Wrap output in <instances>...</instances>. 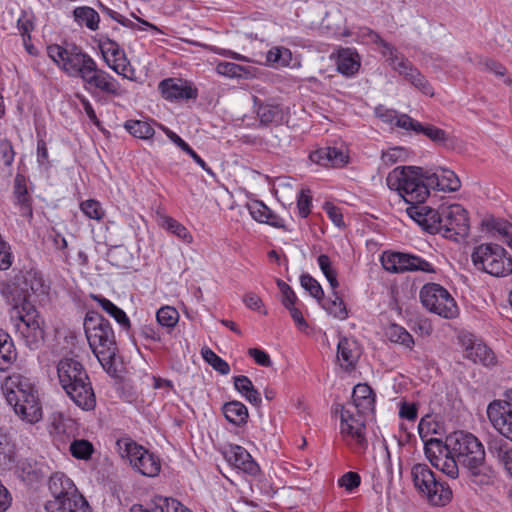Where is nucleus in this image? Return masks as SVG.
Returning <instances> with one entry per match:
<instances>
[{
  "instance_id": "1",
  "label": "nucleus",
  "mask_w": 512,
  "mask_h": 512,
  "mask_svg": "<svg viewBox=\"0 0 512 512\" xmlns=\"http://www.w3.org/2000/svg\"><path fill=\"white\" fill-rule=\"evenodd\" d=\"M407 215L430 234H440L444 238L457 240L469 232L467 210L460 204L431 207H407Z\"/></svg>"
},
{
  "instance_id": "2",
  "label": "nucleus",
  "mask_w": 512,
  "mask_h": 512,
  "mask_svg": "<svg viewBox=\"0 0 512 512\" xmlns=\"http://www.w3.org/2000/svg\"><path fill=\"white\" fill-rule=\"evenodd\" d=\"M448 447L469 472L471 482L489 485L494 480V471L485 462V450L480 440L472 433L455 431L448 435Z\"/></svg>"
},
{
  "instance_id": "3",
  "label": "nucleus",
  "mask_w": 512,
  "mask_h": 512,
  "mask_svg": "<svg viewBox=\"0 0 512 512\" xmlns=\"http://www.w3.org/2000/svg\"><path fill=\"white\" fill-rule=\"evenodd\" d=\"M56 368L59 384L70 400L84 411L94 410L96 396L83 364L75 358L64 357Z\"/></svg>"
},
{
  "instance_id": "4",
  "label": "nucleus",
  "mask_w": 512,
  "mask_h": 512,
  "mask_svg": "<svg viewBox=\"0 0 512 512\" xmlns=\"http://www.w3.org/2000/svg\"><path fill=\"white\" fill-rule=\"evenodd\" d=\"M2 390L7 403L22 421L36 424L42 419L43 411L37 391L28 378L20 374L10 375L5 379Z\"/></svg>"
},
{
  "instance_id": "5",
  "label": "nucleus",
  "mask_w": 512,
  "mask_h": 512,
  "mask_svg": "<svg viewBox=\"0 0 512 512\" xmlns=\"http://www.w3.org/2000/svg\"><path fill=\"white\" fill-rule=\"evenodd\" d=\"M89 347L101 366L109 371L118 353L116 337L111 323L95 310H88L83 321Z\"/></svg>"
},
{
  "instance_id": "6",
  "label": "nucleus",
  "mask_w": 512,
  "mask_h": 512,
  "mask_svg": "<svg viewBox=\"0 0 512 512\" xmlns=\"http://www.w3.org/2000/svg\"><path fill=\"white\" fill-rule=\"evenodd\" d=\"M426 170L414 166H398L386 178L388 187L409 204L408 207H428L424 202L430 194Z\"/></svg>"
},
{
  "instance_id": "7",
  "label": "nucleus",
  "mask_w": 512,
  "mask_h": 512,
  "mask_svg": "<svg viewBox=\"0 0 512 512\" xmlns=\"http://www.w3.org/2000/svg\"><path fill=\"white\" fill-rule=\"evenodd\" d=\"M47 54L58 69L70 78L82 80L96 60L81 46L73 43L47 46Z\"/></svg>"
},
{
  "instance_id": "8",
  "label": "nucleus",
  "mask_w": 512,
  "mask_h": 512,
  "mask_svg": "<svg viewBox=\"0 0 512 512\" xmlns=\"http://www.w3.org/2000/svg\"><path fill=\"white\" fill-rule=\"evenodd\" d=\"M10 323L25 344L35 349L44 338V330L35 306L26 298L15 302L9 310Z\"/></svg>"
},
{
  "instance_id": "9",
  "label": "nucleus",
  "mask_w": 512,
  "mask_h": 512,
  "mask_svg": "<svg viewBox=\"0 0 512 512\" xmlns=\"http://www.w3.org/2000/svg\"><path fill=\"white\" fill-rule=\"evenodd\" d=\"M415 490L430 505L445 506L452 499V490L427 464L417 463L411 468Z\"/></svg>"
},
{
  "instance_id": "10",
  "label": "nucleus",
  "mask_w": 512,
  "mask_h": 512,
  "mask_svg": "<svg viewBox=\"0 0 512 512\" xmlns=\"http://www.w3.org/2000/svg\"><path fill=\"white\" fill-rule=\"evenodd\" d=\"M471 259L478 270L489 275L505 277L512 273V258L501 245L480 244L474 248Z\"/></svg>"
},
{
  "instance_id": "11",
  "label": "nucleus",
  "mask_w": 512,
  "mask_h": 512,
  "mask_svg": "<svg viewBox=\"0 0 512 512\" xmlns=\"http://www.w3.org/2000/svg\"><path fill=\"white\" fill-rule=\"evenodd\" d=\"M116 447L119 455L129 461L140 474L155 477L161 469L160 459L129 437L118 439Z\"/></svg>"
},
{
  "instance_id": "12",
  "label": "nucleus",
  "mask_w": 512,
  "mask_h": 512,
  "mask_svg": "<svg viewBox=\"0 0 512 512\" xmlns=\"http://www.w3.org/2000/svg\"><path fill=\"white\" fill-rule=\"evenodd\" d=\"M422 305L431 313L444 319H454L459 308L449 291L437 283L425 284L419 293Z\"/></svg>"
},
{
  "instance_id": "13",
  "label": "nucleus",
  "mask_w": 512,
  "mask_h": 512,
  "mask_svg": "<svg viewBox=\"0 0 512 512\" xmlns=\"http://www.w3.org/2000/svg\"><path fill=\"white\" fill-rule=\"evenodd\" d=\"M424 452L430 463L442 473L452 479L459 475V468L454 453L448 447V436L445 441L441 439L427 440Z\"/></svg>"
},
{
  "instance_id": "14",
  "label": "nucleus",
  "mask_w": 512,
  "mask_h": 512,
  "mask_svg": "<svg viewBox=\"0 0 512 512\" xmlns=\"http://www.w3.org/2000/svg\"><path fill=\"white\" fill-rule=\"evenodd\" d=\"M81 81L85 90L93 97L98 93L120 97L124 92L119 81L109 72L100 68L97 62Z\"/></svg>"
},
{
  "instance_id": "15",
  "label": "nucleus",
  "mask_w": 512,
  "mask_h": 512,
  "mask_svg": "<svg viewBox=\"0 0 512 512\" xmlns=\"http://www.w3.org/2000/svg\"><path fill=\"white\" fill-rule=\"evenodd\" d=\"M97 45L106 65L118 75L127 78L131 66L124 49L107 36H100Z\"/></svg>"
},
{
  "instance_id": "16",
  "label": "nucleus",
  "mask_w": 512,
  "mask_h": 512,
  "mask_svg": "<svg viewBox=\"0 0 512 512\" xmlns=\"http://www.w3.org/2000/svg\"><path fill=\"white\" fill-rule=\"evenodd\" d=\"M507 401L495 400L487 407V416L492 426L506 439L512 441V390Z\"/></svg>"
},
{
  "instance_id": "17",
  "label": "nucleus",
  "mask_w": 512,
  "mask_h": 512,
  "mask_svg": "<svg viewBox=\"0 0 512 512\" xmlns=\"http://www.w3.org/2000/svg\"><path fill=\"white\" fill-rule=\"evenodd\" d=\"M391 67L422 94L434 96V89L428 79L403 55L394 58Z\"/></svg>"
},
{
  "instance_id": "18",
  "label": "nucleus",
  "mask_w": 512,
  "mask_h": 512,
  "mask_svg": "<svg viewBox=\"0 0 512 512\" xmlns=\"http://www.w3.org/2000/svg\"><path fill=\"white\" fill-rule=\"evenodd\" d=\"M158 89L161 96L170 102L196 99L198 90L189 82L180 78H167L160 81Z\"/></svg>"
},
{
  "instance_id": "19",
  "label": "nucleus",
  "mask_w": 512,
  "mask_h": 512,
  "mask_svg": "<svg viewBox=\"0 0 512 512\" xmlns=\"http://www.w3.org/2000/svg\"><path fill=\"white\" fill-rule=\"evenodd\" d=\"M462 344L465 348V357L472 360L474 363H481L485 366L495 364L496 358L494 352L473 335L468 334L463 336Z\"/></svg>"
},
{
  "instance_id": "20",
  "label": "nucleus",
  "mask_w": 512,
  "mask_h": 512,
  "mask_svg": "<svg viewBox=\"0 0 512 512\" xmlns=\"http://www.w3.org/2000/svg\"><path fill=\"white\" fill-rule=\"evenodd\" d=\"M341 440L355 453H364L368 447L366 425L356 423V426L340 422Z\"/></svg>"
},
{
  "instance_id": "21",
  "label": "nucleus",
  "mask_w": 512,
  "mask_h": 512,
  "mask_svg": "<svg viewBox=\"0 0 512 512\" xmlns=\"http://www.w3.org/2000/svg\"><path fill=\"white\" fill-rule=\"evenodd\" d=\"M224 457L230 465L249 475L254 476L260 470L250 453L240 445H229L224 452Z\"/></svg>"
},
{
  "instance_id": "22",
  "label": "nucleus",
  "mask_w": 512,
  "mask_h": 512,
  "mask_svg": "<svg viewBox=\"0 0 512 512\" xmlns=\"http://www.w3.org/2000/svg\"><path fill=\"white\" fill-rule=\"evenodd\" d=\"M426 174L427 185H429L430 189L454 192L461 186L459 178L452 170L439 167L433 172L426 171Z\"/></svg>"
},
{
  "instance_id": "23",
  "label": "nucleus",
  "mask_w": 512,
  "mask_h": 512,
  "mask_svg": "<svg viewBox=\"0 0 512 512\" xmlns=\"http://www.w3.org/2000/svg\"><path fill=\"white\" fill-rule=\"evenodd\" d=\"M309 159L322 167H342L348 163L349 156L337 147H321L309 154Z\"/></svg>"
},
{
  "instance_id": "24",
  "label": "nucleus",
  "mask_w": 512,
  "mask_h": 512,
  "mask_svg": "<svg viewBox=\"0 0 512 512\" xmlns=\"http://www.w3.org/2000/svg\"><path fill=\"white\" fill-rule=\"evenodd\" d=\"M257 117L260 125H282L288 121L289 109L281 104L262 103L257 107Z\"/></svg>"
},
{
  "instance_id": "25",
  "label": "nucleus",
  "mask_w": 512,
  "mask_h": 512,
  "mask_svg": "<svg viewBox=\"0 0 512 512\" xmlns=\"http://www.w3.org/2000/svg\"><path fill=\"white\" fill-rule=\"evenodd\" d=\"M45 509L47 512H91L88 502L80 493L61 500H49Z\"/></svg>"
},
{
  "instance_id": "26",
  "label": "nucleus",
  "mask_w": 512,
  "mask_h": 512,
  "mask_svg": "<svg viewBox=\"0 0 512 512\" xmlns=\"http://www.w3.org/2000/svg\"><path fill=\"white\" fill-rule=\"evenodd\" d=\"M360 357V350L355 339L341 337L337 344V360L342 368L351 370Z\"/></svg>"
},
{
  "instance_id": "27",
  "label": "nucleus",
  "mask_w": 512,
  "mask_h": 512,
  "mask_svg": "<svg viewBox=\"0 0 512 512\" xmlns=\"http://www.w3.org/2000/svg\"><path fill=\"white\" fill-rule=\"evenodd\" d=\"M90 298L119 325L120 329L127 334L131 331V321L126 312L112 301L100 294H91Z\"/></svg>"
},
{
  "instance_id": "28",
  "label": "nucleus",
  "mask_w": 512,
  "mask_h": 512,
  "mask_svg": "<svg viewBox=\"0 0 512 512\" xmlns=\"http://www.w3.org/2000/svg\"><path fill=\"white\" fill-rule=\"evenodd\" d=\"M48 487L53 496L52 500H61L79 493L73 481L62 472L51 475Z\"/></svg>"
},
{
  "instance_id": "29",
  "label": "nucleus",
  "mask_w": 512,
  "mask_h": 512,
  "mask_svg": "<svg viewBox=\"0 0 512 512\" xmlns=\"http://www.w3.org/2000/svg\"><path fill=\"white\" fill-rule=\"evenodd\" d=\"M375 397L372 389L367 384H357L352 393V401L345 404L353 406L360 413H370L374 410Z\"/></svg>"
},
{
  "instance_id": "30",
  "label": "nucleus",
  "mask_w": 512,
  "mask_h": 512,
  "mask_svg": "<svg viewBox=\"0 0 512 512\" xmlns=\"http://www.w3.org/2000/svg\"><path fill=\"white\" fill-rule=\"evenodd\" d=\"M248 210L251 217L259 223L268 224L275 228L284 227V220L262 201H253L248 205Z\"/></svg>"
},
{
  "instance_id": "31",
  "label": "nucleus",
  "mask_w": 512,
  "mask_h": 512,
  "mask_svg": "<svg viewBox=\"0 0 512 512\" xmlns=\"http://www.w3.org/2000/svg\"><path fill=\"white\" fill-rule=\"evenodd\" d=\"M14 197L15 205L18 206L20 215L31 219L33 216L32 200L28 194L26 180L24 176L20 174L16 175L15 177Z\"/></svg>"
},
{
  "instance_id": "32",
  "label": "nucleus",
  "mask_w": 512,
  "mask_h": 512,
  "mask_svg": "<svg viewBox=\"0 0 512 512\" xmlns=\"http://www.w3.org/2000/svg\"><path fill=\"white\" fill-rule=\"evenodd\" d=\"M403 125H408L409 131L414 132L417 135L423 134L430 140L436 143H444L448 139L445 130L440 129L434 125H423L421 122L413 118H404Z\"/></svg>"
},
{
  "instance_id": "33",
  "label": "nucleus",
  "mask_w": 512,
  "mask_h": 512,
  "mask_svg": "<svg viewBox=\"0 0 512 512\" xmlns=\"http://www.w3.org/2000/svg\"><path fill=\"white\" fill-rule=\"evenodd\" d=\"M337 70L345 76H352L360 68L359 55L350 48L341 49L336 60Z\"/></svg>"
},
{
  "instance_id": "34",
  "label": "nucleus",
  "mask_w": 512,
  "mask_h": 512,
  "mask_svg": "<svg viewBox=\"0 0 512 512\" xmlns=\"http://www.w3.org/2000/svg\"><path fill=\"white\" fill-rule=\"evenodd\" d=\"M409 253L384 252L381 256L383 268L391 273L408 272Z\"/></svg>"
},
{
  "instance_id": "35",
  "label": "nucleus",
  "mask_w": 512,
  "mask_h": 512,
  "mask_svg": "<svg viewBox=\"0 0 512 512\" xmlns=\"http://www.w3.org/2000/svg\"><path fill=\"white\" fill-rule=\"evenodd\" d=\"M234 388L240 393L250 404L260 406L262 403L260 392L255 389L252 381L245 375H238L233 378Z\"/></svg>"
},
{
  "instance_id": "36",
  "label": "nucleus",
  "mask_w": 512,
  "mask_h": 512,
  "mask_svg": "<svg viewBox=\"0 0 512 512\" xmlns=\"http://www.w3.org/2000/svg\"><path fill=\"white\" fill-rule=\"evenodd\" d=\"M223 414L228 422L235 426L247 423L249 414L247 407L240 401H230L223 405Z\"/></svg>"
},
{
  "instance_id": "37",
  "label": "nucleus",
  "mask_w": 512,
  "mask_h": 512,
  "mask_svg": "<svg viewBox=\"0 0 512 512\" xmlns=\"http://www.w3.org/2000/svg\"><path fill=\"white\" fill-rule=\"evenodd\" d=\"M266 61L269 65L273 67H291L294 68L296 66H300V63L297 64L293 62V55L290 49L283 46H275L272 47L266 54Z\"/></svg>"
},
{
  "instance_id": "38",
  "label": "nucleus",
  "mask_w": 512,
  "mask_h": 512,
  "mask_svg": "<svg viewBox=\"0 0 512 512\" xmlns=\"http://www.w3.org/2000/svg\"><path fill=\"white\" fill-rule=\"evenodd\" d=\"M384 335L392 343L402 345L410 350L414 347L413 336L401 325L396 323L388 325L385 328Z\"/></svg>"
},
{
  "instance_id": "39",
  "label": "nucleus",
  "mask_w": 512,
  "mask_h": 512,
  "mask_svg": "<svg viewBox=\"0 0 512 512\" xmlns=\"http://www.w3.org/2000/svg\"><path fill=\"white\" fill-rule=\"evenodd\" d=\"M156 124L154 120H134L130 119L124 123V128L132 136L139 139H150L153 137L155 130L153 125Z\"/></svg>"
},
{
  "instance_id": "40",
  "label": "nucleus",
  "mask_w": 512,
  "mask_h": 512,
  "mask_svg": "<svg viewBox=\"0 0 512 512\" xmlns=\"http://www.w3.org/2000/svg\"><path fill=\"white\" fill-rule=\"evenodd\" d=\"M75 22L80 26L95 31L99 28L100 16L98 12L89 6L76 7L73 11Z\"/></svg>"
},
{
  "instance_id": "41",
  "label": "nucleus",
  "mask_w": 512,
  "mask_h": 512,
  "mask_svg": "<svg viewBox=\"0 0 512 512\" xmlns=\"http://www.w3.org/2000/svg\"><path fill=\"white\" fill-rule=\"evenodd\" d=\"M374 114L386 124L409 131L410 127L402 124L405 121L404 118H411L407 114L398 113L396 110L387 108L384 105H378L375 107Z\"/></svg>"
},
{
  "instance_id": "42",
  "label": "nucleus",
  "mask_w": 512,
  "mask_h": 512,
  "mask_svg": "<svg viewBox=\"0 0 512 512\" xmlns=\"http://www.w3.org/2000/svg\"><path fill=\"white\" fill-rule=\"evenodd\" d=\"M489 450L512 476V447H508L507 443L499 440L490 443Z\"/></svg>"
},
{
  "instance_id": "43",
  "label": "nucleus",
  "mask_w": 512,
  "mask_h": 512,
  "mask_svg": "<svg viewBox=\"0 0 512 512\" xmlns=\"http://www.w3.org/2000/svg\"><path fill=\"white\" fill-rule=\"evenodd\" d=\"M333 291V297H330L328 299L321 300L322 307L325 309V311L333 316L336 319L339 320H345L348 317V311L346 308V305L340 295L336 292V290Z\"/></svg>"
},
{
  "instance_id": "44",
  "label": "nucleus",
  "mask_w": 512,
  "mask_h": 512,
  "mask_svg": "<svg viewBox=\"0 0 512 512\" xmlns=\"http://www.w3.org/2000/svg\"><path fill=\"white\" fill-rule=\"evenodd\" d=\"M162 227L186 244H191L193 242V236L188 229L170 216H164L162 218Z\"/></svg>"
},
{
  "instance_id": "45",
  "label": "nucleus",
  "mask_w": 512,
  "mask_h": 512,
  "mask_svg": "<svg viewBox=\"0 0 512 512\" xmlns=\"http://www.w3.org/2000/svg\"><path fill=\"white\" fill-rule=\"evenodd\" d=\"M81 212L89 219L102 221L106 215V211L102 204L96 199H87L80 203Z\"/></svg>"
},
{
  "instance_id": "46",
  "label": "nucleus",
  "mask_w": 512,
  "mask_h": 512,
  "mask_svg": "<svg viewBox=\"0 0 512 512\" xmlns=\"http://www.w3.org/2000/svg\"><path fill=\"white\" fill-rule=\"evenodd\" d=\"M201 355L205 362H207L215 371L221 375H228L230 373V365L223 358L218 356L212 349L205 347L201 350Z\"/></svg>"
},
{
  "instance_id": "47",
  "label": "nucleus",
  "mask_w": 512,
  "mask_h": 512,
  "mask_svg": "<svg viewBox=\"0 0 512 512\" xmlns=\"http://www.w3.org/2000/svg\"><path fill=\"white\" fill-rule=\"evenodd\" d=\"M317 263L325 278L329 282L331 289L336 290L339 287L337 272L329 256L326 254L319 255L317 257Z\"/></svg>"
},
{
  "instance_id": "48",
  "label": "nucleus",
  "mask_w": 512,
  "mask_h": 512,
  "mask_svg": "<svg viewBox=\"0 0 512 512\" xmlns=\"http://www.w3.org/2000/svg\"><path fill=\"white\" fill-rule=\"evenodd\" d=\"M69 451L76 459L89 460L94 452V447L86 439H75L71 442Z\"/></svg>"
},
{
  "instance_id": "49",
  "label": "nucleus",
  "mask_w": 512,
  "mask_h": 512,
  "mask_svg": "<svg viewBox=\"0 0 512 512\" xmlns=\"http://www.w3.org/2000/svg\"><path fill=\"white\" fill-rule=\"evenodd\" d=\"M156 319L162 327L172 329L179 321V313L172 306H163L157 311Z\"/></svg>"
},
{
  "instance_id": "50",
  "label": "nucleus",
  "mask_w": 512,
  "mask_h": 512,
  "mask_svg": "<svg viewBox=\"0 0 512 512\" xmlns=\"http://www.w3.org/2000/svg\"><path fill=\"white\" fill-rule=\"evenodd\" d=\"M368 35L373 43L378 44L382 48L381 53L386 57L390 66L392 65L394 58L401 56V54L390 43L383 40L378 33L368 30Z\"/></svg>"
},
{
  "instance_id": "51",
  "label": "nucleus",
  "mask_w": 512,
  "mask_h": 512,
  "mask_svg": "<svg viewBox=\"0 0 512 512\" xmlns=\"http://www.w3.org/2000/svg\"><path fill=\"white\" fill-rule=\"evenodd\" d=\"M486 225L502 237L504 242L512 237V224L504 219L491 218L486 221Z\"/></svg>"
},
{
  "instance_id": "52",
  "label": "nucleus",
  "mask_w": 512,
  "mask_h": 512,
  "mask_svg": "<svg viewBox=\"0 0 512 512\" xmlns=\"http://www.w3.org/2000/svg\"><path fill=\"white\" fill-rule=\"evenodd\" d=\"M301 286L318 301L323 300L324 292L319 282L309 274H303L300 277Z\"/></svg>"
},
{
  "instance_id": "53",
  "label": "nucleus",
  "mask_w": 512,
  "mask_h": 512,
  "mask_svg": "<svg viewBox=\"0 0 512 512\" xmlns=\"http://www.w3.org/2000/svg\"><path fill=\"white\" fill-rule=\"evenodd\" d=\"M368 413H360L359 410H356L353 406H346L344 405L342 407L341 415H340V422L348 423V425L356 426V423H363L365 424L366 415Z\"/></svg>"
},
{
  "instance_id": "54",
  "label": "nucleus",
  "mask_w": 512,
  "mask_h": 512,
  "mask_svg": "<svg viewBox=\"0 0 512 512\" xmlns=\"http://www.w3.org/2000/svg\"><path fill=\"white\" fill-rule=\"evenodd\" d=\"M245 71V68L239 64L227 61H221L216 66V72L219 75L237 78L241 77Z\"/></svg>"
},
{
  "instance_id": "55",
  "label": "nucleus",
  "mask_w": 512,
  "mask_h": 512,
  "mask_svg": "<svg viewBox=\"0 0 512 512\" xmlns=\"http://www.w3.org/2000/svg\"><path fill=\"white\" fill-rule=\"evenodd\" d=\"M424 272V273H435L436 269L432 263L428 262L424 258L409 254L408 272Z\"/></svg>"
},
{
  "instance_id": "56",
  "label": "nucleus",
  "mask_w": 512,
  "mask_h": 512,
  "mask_svg": "<svg viewBox=\"0 0 512 512\" xmlns=\"http://www.w3.org/2000/svg\"><path fill=\"white\" fill-rule=\"evenodd\" d=\"M312 195L309 189L301 190L297 196V210L301 218H307L311 212Z\"/></svg>"
},
{
  "instance_id": "57",
  "label": "nucleus",
  "mask_w": 512,
  "mask_h": 512,
  "mask_svg": "<svg viewBox=\"0 0 512 512\" xmlns=\"http://www.w3.org/2000/svg\"><path fill=\"white\" fill-rule=\"evenodd\" d=\"M17 359V352L14 345H4L0 349V371H7Z\"/></svg>"
},
{
  "instance_id": "58",
  "label": "nucleus",
  "mask_w": 512,
  "mask_h": 512,
  "mask_svg": "<svg viewBox=\"0 0 512 512\" xmlns=\"http://www.w3.org/2000/svg\"><path fill=\"white\" fill-rule=\"evenodd\" d=\"M361 483V478L357 472H346L338 479V485L343 487L348 492H353L354 489L358 488Z\"/></svg>"
},
{
  "instance_id": "59",
  "label": "nucleus",
  "mask_w": 512,
  "mask_h": 512,
  "mask_svg": "<svg viewBox=\"0 0 512 512\" xmlns=\"http://www.w3.org/2000/svg\"><path fill=\"white\" fill-rule=\"evenodd\" d=\"M17 29L22 37L31 35L34 29L33 16L26 11H21L17 19Z\"/></svg>"
},
{
  "instance_id": "60",
  "label": "nucleus",
  "mask_w": 512,
  "mask_h": 512,
  "mask_svg": "<svg viewBox=\"0 0 512 512\" xmlns=\"http://www.w3.org/2000/svg\"><path fill=\"white\" fill-rule=\"evenodd\" d=\"M132 16L137 20L138 23L128 19L123 15L122 18L119 19V24L133 30H146L147 28L158 30L154 24L137 17L135 14H132Z\"/></svg>"
},
{
  "instance_id": "61",
  "label": "nucleus",
  "mask_w": 512,
  "mask_h": 512,
  "mask_svg": "<svg viewBox=\"0 0 512 512\" xmlns=\"http://www.w3.org/2000/svg\"><path fill=\"white\" fill-rule=\"evenodd\" d=\"M323 210L326 212L328 218L332 221V223L341 228L345 226L343 214L339 207L335 206L330 202H326L323 205Z\"/></svg>"
},
{
  "instance_id": "62",
  "label": "nucleus",
  "mask_w": 512,
  "mask_h": 512,
  "mask_svg": "<svg viewBox=\"0 0 512 512\" xmlns=\"http://www.w3.org/2000/svg\"><path fill=\"white\" fill-rule=\"evenodd\" d=\"M277 285L282 293V304L285 308L296 305L297 296L292 288L282 280L277 281Z\"/></svg>"
},
{
  "instance_id": "63",
  "label": "nucleus",
  "mask_w": 512,
  "mask_h": 512,
  "mask_svg": "<svg viewBox=\"0 0 512 512\" xmlns=\"http://www.w3.org/2000/svg\"><path fill=\"white\" fill-rule=\"evenodd\" d=\"M160 512H192L176 499L164 498L160 499Z\"/></svg>"
},
{
  "instance_id": "64",
  "label": "nucleus",
  "mask_w": 512,
  "mask_h": 512,
  "mask_svg": "<svg viewBox=\"0 0 512 512\" xmlns=\"http://www.w3.org/2000/svg\"><path fill=\"white\" fill-rule=\"evenodd\" d=\"M248 355L260 366L270 367L272 365L269 354L262 349L250 348L248 350Z\"/></svg>"
}]
</instances>
